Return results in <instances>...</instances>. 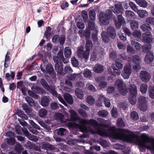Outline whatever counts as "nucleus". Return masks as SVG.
Masks as SVG:
<instances>
[{
	"label": "nucleus",
	"instance_id": "1",
	"mask_svg": "<svg viewBox=\"0 0 154 154\" xmlns=\"http://www.w3.org/2000/svg\"><path fill=\"white\" fill-rule=\"evenodd\" d=\"M69 112L70 113L71 119L74 121L79 120L80 124L79 125L69 122L68 124L69 127L78 128L83 133H87L89 132L92 134L97 133L101 136L109 137L114 139L120 140L124 133L128 131V130L125 129H120L118 131L117 129L114 126L110 127L107 130L103 129L100 126L107 127L108 125L107 122H110L109 121L98 118L97 120L100 122L99 124L94 119L88 120L80 119L77 113L73 109H70Z\"/></svg>",
	"mask_w": 154,
	"mask_h": 154
},
{
	"label": "nucleus",
	"instance_id": "2",
	"mask_svg": "<svg viewBox=\"0 0 154 154\" xmlns=\"http://www.w3.org/2000/svg\"><path fill=\"white\" fill-rule=\"evenodd\" d=\"M123 135L120 140L128 142L136 143L139 145L141 152H145L147 148L150 150L152 154H154V138L150 137L148 134H142L140 139L138 135L128 130V131L124 133Z\"/></svg>",
	"mask_w": 154,
	"mask_h": 154
},
{
	"label": "nucleus",
	"instance_id": "3",
	"mask_svg": "<svg viewBox=\"0 0 154 154\" xmlns=\"http://www.w3.org/2000/svg\"><path fill=\"white\" fill-rule=\"evenodd\" d=\"M143 41L146 43V45L143 46V51L146 52L144 60L146 63H149L152 62L154 59L153 53L150 51L151 48L150 43L152 42V35L151 32H146L142 35Z\"/></svg>",
	"mask_w": 154,
	"mask_h": 154
},
{
	"label": "nucleus",
	"instance_id": "4",
	"mask_svg": "<svg viewBox=\"0 0 154 154\" xmlns=\"http://www.w3.org/2000/svg\"><path fill=\"white\" fill-rule=\"evenodd\" d=\"M115 6V9L113 12L118 16L117 19L115 20V23L117 28H120L122 24L125 22L124 18L122 15L124 9L122 6L120 4H116Z\"/></svg>",
	"mask_w": 154,
	"mask_h": 154
},
{
	"label": "nucleus",
	"instance_id": "5",
	"mask_svg": "<svg viewBox=\"0 0 154 154\" xmlns=\"http://www.w3.org/2000/svg\"><path fill=\"white\" fill-rule=\"evenodd\" d=\"M129 86V90L130 93L128 98L129 101L131 104L134 105L137 102V88L136 86L133 84H130Z\"/></svg>",
	"mask_w": 154,
	"mask_h": 154
},
{
	"label": "nucleus",
	"instance_id": "6",
	"mask_svg": "<svg viewBox=\"0 0 154 154\" xmlns=\"http://www.w3.org/2000/svg\"><path fill=\"white\" fill-rule=\"evenodd\" d=\"M114 17L112 16V12L110 10H107L105 14L101 13L100 14V23L103 25H106L108 24L109 20Z\"/></svg>",
	"mask_w": 154,
	"mask_h": 154
},
{
	"label": "nucleus",
	"instance_id": "7",
	"mask_svg": "<svg viewBox=\"0 0 154 154\" xmlns=\"http://www.w3.org/2000/svg\"><path fill=\"white\" fill-rule=\"evenodd\" d=\"M42 85L45 89L49 91L54 96H56L59 101L65 106L66 105V103L64 100L63 98L59 94H57V92L54 90H51L47 83L45 80L42 81Z\"/></svg>",
	"mask_w": 154,
	"mask_h": 154
},
{
	"label": "nucleus",
	"instance_id": "8",
	"mask_svg": "<svg viewBox=\"0 0 154 154\" xmlns=\"http://www.w3.org/2000/svg\"><path fill=\"white\" fill-rule=\"evenodd\" d=\"M77 55L80 58L84 59L85 60H88L89 56V53L86 50H84V48L82 46L78 47Z\"/></svg>",
	"mask_w": 154,
	"mask_h": 154
},
{
	"label": "nucleus",
	"instance_id": "9",
	"mask_svg": "<svg viewBox=\"0 0 154 154\" xmlns=\"http://www.w3.org/2000/svg\"><path fill=\"white\" fill-rule=\"evenodd\" d=\"M146 100L145 97L141 96L138 99V107L141 110L143 111L147 110V107Z\"/></svg>",
	"mask_w": 154,
	"mask_h": 154
},
{
	"label": "nucleus",
	"instance_id": "10",
	"mask_svg": "<svg viewBox=\"0 0 154 154\" xmlns=\"http://www.w3.org/2000/svg\"><path fill=\"white\" fill-rule=\"evenodd\" d=\"M131 73V66L130 64H128L124 66L122 75L124 79H127L129 78Z\"/></svg>",
	"mask_w": 154,
	"mask_h": 154
},
{
	"label": "nucleus",
	"instance_id": "11",
	"mask_svg": "<svg viewBox=\"0 0 154 154\" xmlns=\"http://www.w3.org/2000/svg\"><path fill=\"white\" fill-rule=\"evenodd\" d=\"M99 143L104 148L107 147L109 146V143L105 140L99 141L93 139H91L89 141V143L91 145H94L95 144Z\"/></svg>",
	"mask_w": 154,
	"mask_h": 154
},
{
	"label": "nucleus",
	"instance_id": "12",
	"mask_svg": "<svg viewBox=\"0 0 154 154\" xmlns=\"http://www.w3.org/2000/svg\"><path fill=\"white\" fill-rule=\"evenodd\" d=\"M140 76L141 80L143 82L149 81L151 78L150 73L146 71H141L140 72Z\"/></svg>",
	"mask_w": 154,
	"mask_h": 154
},
{
	"label": "nucleus",
	"instance_id": "13",
	"mask_svg": "<svg viewBox=\"0 0 154 154\" xmlns=\"http://www.w3.org/2000/svg\"><path fill=\"white\" fill-rule=\"evenodd\" d=\"M132 60L134 63L136 64L133 67V69L136 71L139 70L140 69V66L139 64L140 61V57L137 55L133 56Z\"/></svg>",
	"mask_w": 154,
	"mask_h": 154
},
{
	"label": "nucleus",
	"instance_id": "14",
	"mask_svg": "<svg viewBox=\"0 0 154 154\" xmlns=\"http://www.w3.org/2000/svg\"><path fill=\"white\" fill-rule=\"evenodd\" d=\"M96 82L99 84V87L101 88H105L107 86V83L105 82V78L103 77H100L96 79Z\"/></svg>",
	"mask_w": 154,
	"mask_h": 154
},
{
	"label": "nucleus",
	"instance_id": "15",
	"mask_svg": "<svg viewBox=\"0 0 154 154\" xmlns=\"http://www.w3.org/2000/svg\"><path fill=\"white\" fill-rule=\"evenodd\" d=\"M79 34L81 38L85 37L87 40L90 38V32L89 30L86 29L85 31L81 30L79 31Z\"/></svg>",
	"mask_w": 154,
	"mask_h": 154
},
{
	"label": "nucleus",
	"instance_id": "16",
	"mask_svg": "<svg viewBox=\"0 0 154 154\" xmlns=\"http://www.w3.org/2000/svg\"><path fill=\"white\" fill-rule=\"evenodd\" d=\"M65 100L68 103L72 104L73 103V100L72 96L68 93H65L63 95Z\"/></svg>",
	"mask_w": 154,
	"mask_h": 154
},
{
	"label": "nucleus",
	"instance_id": "17",
	"mask_svg": "<svg viewBox=\"0 0 154 154\" xmlns=\"http://www.w3.org/2000/svg\"><path fill=\"white\" fill-rule=\"evenodd\" d=\"M49 103V100L48 97L46 96H44L42 98L40 103L42 106L46 107L48 106Z\"/></svg>",
	"mask_w": 154,
	"mask_h": 154
},
{
	"label": "nucleus",
	"instance_id": "18",
	"mask_svg": "<svg viewBox=\"0 0 154 154\" xmlns=\"http://www.w3.org/2000/svg\"><path fill=\"white\" fill-rule=\"evenodd\" d=\"M55 70L58 73L61 74L63 71L62 63L61 61L56 63L55 65Z\"/></svg>",
	"mask_w": 154,
	"mask_h": 154
},
{
	"label": "nucleus",
	"instance_id": "19",
	"mask_svg": "<svg viewBox=\"0 0 154 154\" xmlns=\"http://www.w3.org/2000/svg\"><path fill=\"white\" fill-rule=\"evenodd\" d=\"M112 68L113 72H112L111 71L112 69L110 70L109 69H108V70L109 72L112 75L114 76H115L116 75H120L121 73V71L120 70H118L116 69L115 68L114 64H113L112 65Z\"/></svg>",
	"mask_w": 154,
	"mask_h": 154
},
{
	"label": "nucleus",
	"instance_id": "20",
	"mask_svg": "<svg viewBox=\"0 0 154 154\" xmlns=\"http://www.w3.org/2000/svg\"><path fill=\"white\" fill-rule=\"evenodd\" d=\"M106 32L112 38H115L116 36L114 29L112 26H110L107 29Z\"/></svg>",
	"mask_w": 154,
	"mask_h": 154
},
{
	"label": "nucleus",
	"instance_id": "21",
	"mask_svg": "<svg viewBox=\"0 0 154 154\" xmlns=\"http://www.w3.org/2000/svg\"><path fill=\"white\" fill-rule=\"evenodd\" d=\"M103 66L100 64L95 65L93 68L94 71L97 73H101L103 72Z\"/></svg>",
	"mask_w": 154,
	"mask_h": 154
},
{
	"label": "nucleus",
	"instance_id": "22",
	"mask_svg": "<svg viewBox=\"0 0 154 154\" xmlns=\"http://www.w3.org/2000/svg\"><path fill=\"white\" fill-rule=\"evenodd\" d=\"M64 54L65 57L66 58L70 57L72 54L71 48L69 47H65L64 50Z\"/></svg>",
	"mask_w": 154,
	"mask_h": 154
},
{
	"label": "nucleus",
	"instance_id": "23",
	"mask_svg": "<svg viewBox=\"0 0 154 154\" xmlns=\"http://www.w3.org/2000/svg\"><path fill=\"white\" fill-rule=\"evenodd\" d=\"M136 12L141 18H143L145 16L148 15V12L145 10H137Z\"/></svg>",
	"mask_w": 154,
	"mask_h": 154
},
{
	"label": "nucleus",
	"instance_id": "24",
	"mask_svg": "<svg viewBox=\"0 0 154 154\" xmlns=\"http://www.w3.org/2000/svg\"><path fill=\"white\" fill-rule=\"evenodd\" d=\"M126 16L127 18L134 19L136 17L135 14L130 10H126L125 11Z\"/></svg>",
	"mask_w": 154,
	"mask_h": 154
},
{
	"label": "nucleus",
	"instance_id": "25",
	"mask_svg": "<svg viewBox=\"0 0 154 154\" xmlns=\"http://www.w3.org/2000/svg\"><path fill=\"white\" fill-rule=\"evenodd\" d=\"M75 93L77 97L79 99H82L84 97V94L83 91L79 88L75 89Z\"/></svg>",
	"mask_w": 154,
	"mask_h": 154
},
{
	"label": "nucleus",
	"instance_id": "26",
	"mask_svg": "<svg viewBox=\"0 0 154 154\" xmlns=\"http://www.w3.org/2000/svg\"><path fill=\"white\" fill-rule=\"evenodd\" d=\"M82 76L80 74H71L69 77V79L71 80H73L75 79L77 80L81 79Z\"/></svg>",
	"mask_w": 154,
	"mask_h": 154
},
{
	"label": "nucleus",
	"instance_id": "27",
	"mask_svg": "<svg viewBox=\"0 0 154 154\" xmlns=\"http://www.w3.org/2000/svg\"><path fill=\"white\" fill-rule=\"evenodd\" d=\"M93 46L92 43L90 40H87L86 45V50L89 53L90 50L92 49Z\"/></svg>",
	"mask_w": 154,
	"mask_h": 154
},
{
	"label": "nucleus",
	"instance_id": "28",
	"mask_svg": "<svg viewBox=\"0 0 154 154\" xmlns=\"http://www.w3.org/2000/svg\"><path fill=\"white\" fill-rule=\"evenodd\" d=\"M131 28L134 30L137 29L139 27V24L138 22L132 20L130 23Z\"/></svg>",
	"mask_w": 154,
	"mask_h": 154
},
{
	"label": "nucleus",
	"instance_id": "29",
	"mask_svg": "<svg viewBox=\"0 0 154 154\" xmlns=\"http://www.w3.org/2000/svg\"><path fill=\"white\" fill-rule=\"evenodd\" d=\"M123 82L122 80L118 79L116 81L115 86L117 87L118 90L121 89L123 87Z\"/></svg>",
	"mask_w": 154,
	"mask_h": 154
},
{
	"label": "nucleus",
	"instance_id": "30",
	"mask_svg": "<svg viewBox=\"0 0 154 154\" xmlns=\"http://www.w3.org/2000/svg\"><path fill=\"white\" fill-rule=\"evenodd\" d=\"M42 148L47 150H54V146L50 144L45 143L42 145Z\"/></svg>",
	"mask_w": 154,
	"mask_h": 154
},
{
	"label": "nucleus",
	"instance_id": "31",
	"mask_svg": "<svg viewBox=\"0 0 154 154\" xmlns=\"http://www.w3.org/2000/svg\"><path fill=\"white\" fill-rule=\"evenodd\" d=\"M131 44L137 50H140L142 47L141 45L139 43L136 42L135 40H132Z\"/></svg>",
	"mask_w": 154,
	"mask_h": 154
},
{
	"label": "nucleus",
	"instance_id": "32",
	"mask_svg": "<svg viewBox=\"0 0 154 154\" xmlns=\"http://www.w3.org/2000/svg\"><path fill=\"white\" fill-rule=\"evenodd\" d=\"M26 136L28 137V138L30 140L34 141H36L38 140V138L37 137L33 135L30 134L29 132L26 131Z\"/></svg>",
	"mask_w": 154,
	"mask_h": 154
},
{
	"label": "nucleus",
	"instance_id": "33",
	"mask_svg": "<svg viewBox=\"0 0 154 154\" xmlns=\"http://www.w3.org/2000/svg\"><path fill=\"white\" fill-rule=\"evenodd\" d=\"M56 131L57 132V133L58 135L61 136H63L66 134L67 132L66 130L63 128L57 129Z\"/></svg>",
	"mask_w": 154,
	"mask_h": 154
},
{
	"label": "nucleus",
	"instance_id": "34",
	"mask_svg": "<svg viewBox=\"0 0 154 154\" xmlns=\"http://www.w3.org/2000/svg\"><path fill=\"white\" fill-rule=\"evenodd\" d=\"M84 77L87 78L91 79L92 78V74L91 72L89 69H86L83 73Z\"/></svg>",
	"mask_w": 154,
	"mask_h": 154
},
{
	"label": "nucleus",
	"instance_id": "35",
	"mask_svg": "<svg viewBox=\"0 0 154 154\" xmlns=\"http://www.w3.org/2000/svg\"><path fill=\"white\" fill-rule=\"evenodd\" d=\"M79 142L83 143L84 141L82 140L73 139L70 140L68 141L67 143L69 145L75 144V143Z\"/></svg>",
	"mask_w": 154,
	"mask_h": 154
},
{
	"label": "nucleus",
	"instance_id": "36",
	"mask_svg": "<svg viewBox=\"0 0 154 154\" xmlns=\"http://www.w3.org/2000/svg\"><path fill=\"white\" fill-rule=\"evenodd\" d=\"M140 89L142 94L146 93L147 90V85L146 84H142L140 86Z\"/></svg>",
	"mask_w": 154,
	"mask_h": 154
},
{
	"label": "nucleus",
	"instance_id": "37",
	"mask_svg": "<svg viewBox=\"0 0 154 154\" xmlns=\"http://www.w3.org/2000/svg\"><path fill=\"white\" fill-rule=\"evenodd\" d=\"M140 29L143 31H146L149 30V29L151 30V28L149 24L146 25L145 24H142L140 26Z\"/></svg>",
	"mask_w": 154,
	"mask_h": 154
},
{
	"label": "nucleus",
	"instance_id": "38",
	"mask_svg": "<svg viewBox=\"0 0 154 154\" xmlns=\"http://www.w3.org/2000/svg\"><path fill=\"white\" fill-rule=\"evenodd\" d=\"M51 28L50 27H47L46 29L45 34L46 38L49 39L51 35Z\"/></svg>",
	"mask_w": 154,
	"mask_h": 154
},
{
	"label": "nucleus",
	"instance_id": "39",
	"mask_svg": "<svg viewBox=\"0 0 154 154\" xmlns=\"http://www.w3.org/2000/svg\"><path fill=\"white\" fill-rule=\"evenodd\" d=\"M15 76V74L13 72H11L10 74L9 73H7L5 76V78L7 81H9L10 79V77H11L12 79H13Z\"/></svg>",
	"mask_w": 154,
	"mask_h": 154
},
{
	"label": "nucleus",
	"instance_id": "40",
	"mask_svg": "<svg viewBox=\"0 0 154 154\" xmlns=\"http://www.w3.org/2000/svg\"><path fill=\"white\" fill-rule=\"evenodd\" d=\"M108 112L105 110H102L99 111L98 112V115L101 117H105L107 116Z\"/></svg>",
	"mask_w": 154,
	"mask_h": 154
},
{
	"label": "nucleus",
	"instance_id": "41",
	"mask_svg": "<svg viewBox=\"0 0 154 154\" xmlns=\"http://www.w3.org/2000/svg\"><path fill=\"white\" fill-rule=\"evenodd\" d=\"M106 32H103L102 33V38L103 41L105 43H108L109 41V38L106 35Z\"/></svg>",
	"mask_w": 154,
	"mask_h": 154
},
{
	"label": "nucleus",
	"instance_id": "42",
	"mask_svg": "<svg viewBox=\"0 0 154 154\" xmlns=\"http://www.w3.org/2000/svg\"><path fill=\"white\" fill-rule=\"evenodd\" d=\"M47 112L46 109L42 108L39 111V116L42 117H44L46 116Z\"/></svg>",
	"mask_w": 154,
	"mask_h": 154
},
{
	"label": "nucleus",
	"instance_id": "43",
	"mask_svg": "<svg viewBox=\"0 0 154 154\" xmlns=\"http://www.w3.org/2000/svg\"><path fill=\"white\" fill-rule=\"evenodd\" d=\"M46 68L47 72L49 74H51L54 71V69L51 64H48L46 66Z\"/></svg>",
	"mask_w": 154,
	"mask_h": 154
},
{
	"label": "nucleus",
	"instance_id": "44",
	"mask_svg": "<svg viewBox=\"0 0 154 154\" xmlns=\"http://www.w3.org/2000/svg\"><path fill=\"white\" fill-rule=\"evenodd\" d=\"M129 5L132 10L135 12L137 11V10H138L137 7L133 2H130L129 3Z\"/></svg>",
	"mask_w": 154,
	"mask_h": 154
},
{
	"label": "nucleus",
	"instance_id": "45",
	"mask_svg": "<svg viewBox=\"0 0 154 154\" xmlns=\"http://www.w3.org/2000/svg\"><path fill=\"white\" fill-rule=\"evenodd\" d=\"M87 102L90 105H92L95 102L94 99L91 96H88L87 98Z\"/></svg>",
	"mask_w": 154,
	"mask_h": 154
},
{
	"label": "nucleus",
	"instance_id": "46",
	"mask_svg": "<svg viewBox=\"0 0 154 154\" xmlns=\"http://www.w3.org/2000/svg\"><path fill=\"white\" fill-rule=\"evenodd\" d=\"M111 114L112 117L116 118L118 116L117 109L116 107H113L111 111Z\"/></svg>",
	"mask_w": 154,
	"mask_h": 154
},
{
	"label": "nucleus",
	"instance_id": "47",
	"mask_svg": "<svg viewBox=\"0 0 154 154\" xmlns=\"http://www.w3.org/2000/svg\"><path fill=\"white\" fill-rule=\"evenodd\" d=\"M146 23L154 25V18L152 17H147L146 20Z\"/></svg>",
	"mask_w": 154,
	"mask_h": 154
},
{
	"label": "nucleus",
	"instance_id": "48",
	"mask_svg": "<svg viewBox=\"0 0 154 154\" xmlns=\"http://www.w3.org/2000/svg\"><path fill=\"white\" fill-rule=\"evenodd\" d=\"M96 13L94 10L90 11L89 12V16L90 18L94 20L95 19Z\"/></svg>",
	"mask_w": 154,
	"mask_h": 154
},
{
	"label": "nucleus",
	"instance_id": "49",
	"mask_svg": "<svg viewBox=\"0 0 154 154\" xmlns=\"http://www.w3.org/2000/svg\"><path fill=\"white\" fill-rule=\"evenodd\" d=\"M71 62L73 65L75 67H77L79 65V62L78 60L74 57L72 58Z\"/></svg>",
	"mask_w": 154,
	"mask_h": 154
},
{
	"label": "nucleus",
	"instance_id": "50",
	"mask_svg": "<svg viewBox=\"0 0 154 154\" xmlns=\"http://www.w3.org/2000/svg\"><path fill=\"white\" fill-rule=\"evenodd\" d=\"M117 123L118 126L120 127H124L125 126L123 120L121 118H119L118 119Z\"/></svg>",
	"mask_w": 154,
	"mask_h": 154
},
{
	"label": "nucleus",
	"instance_id": "51",
	"mask_svg": "<svg viewBox=\"0 0 154 154\" xmlns=\"http://www.w3.org/2000/svg\"><path fill=\"white\" fill-rule=\"evenodd\" d=\"M138 4L141 7L146 8L147 6V2L145 0H140Z\"/></svg>",
	"mask_w": 154,
	"mask_h": 154
},
{
	"label": "nucleus",
	"instance_id": "52",
	"mask_svg": "<svg viewBox=\"0 0 154 154\" xmlns=\"http://www.w3.org/2000/svg\"><path fill=\"white\" fill-rule=\"evenodd\" d=\"M127 50L128 52L132 54H135V51L129 45L128 46Z\"/></svg>",
	"mask_w": 154,
	"mask_h": 154
},
{
	"label": "nucleus",
	"instance_id": "53",
	"mask_svg": "<svg viewBox=\"0 0 154 154\" xmlns=\"http://www.w3.org/2000/svg\"><path fill=\"white\" fill-rule=\"evenodd\" d=\"M131 117L133 119L137 120L139 118L137 112L134 111L131 113Z\"/></svg>",
	"mask_w": 154,
	"mask_h": 154
},
{
	"label": "nucleus",
	"instance_id": "54",
	"mask_svg": "<svg viewBox=\"0 0 154 154\" xmlns=\"http://www.w3.org/2000/svg\"><path fill=\"white\" fill-rule=\"evenodd\" d=\"M25 100L30 106H32L34 105L33 100L31 98L27 97L25 98Z\"/></svg>",
	"mask_w": 154,
	"mask_h": 154
},
{
	"label": "nucleus",
	"instance_id": "55",
	"mask_svg": "<svg viewBox=\"0 0 154 154\" xmlns=\"http://www.w3.org/2000/svg\"><path fill=\"white\" fill-rule=\"evenodd\" d=\"M82 15L83 18L84 22H86L87 21L88 17V15L87 12L85 11H83L82 13Z\"/></svg>",
	"mask_w": 154,
	"mask_h": 154
},
{
	"label": "nucleus",
	"instance_id": "56",
	"mask_svg": "<svg viewBox=\"0 0 154 154\" xmlns=\"http://www.w3.org/2000/svg\"><path fill=\"white\" fill-rule=\"evenodd\" d=\"M79 114L84 118H87L88 115L86 112L82 109H79L78 111Z\"/></svg>",
	"mask_w": 154,
	"mask_h": 154
},
{
	"label": "nucleus",
	"instance_id": "57",
	"mask_svg": "<svg viewBox=\"0 0 154 154\" xmlns=\"http://www.w3.org/2000/svg\"><path fill=\"white\" fill-rule=\"evenodd\" d=\"M97 51L95 49L93 51L91 58V60L95 61L97 59Z\"/></svg>",
	"mask_w": 154,
	"mask_h": 154
},
{
	"label": "nucleus",
	"instance_id": "58",
	"mask_svg": "<svg viewBox=\"0 0 154 154\" xmlns=\"http://www.w3.org/2000/svg\"><path fill=\"white\" fill-rule=\"evenodd\" d=\"M133 35L135 37L139 38L141 36V33L139 31L137 30L133 32Z\"/></svg>",
	"mask_w": 154,
	"mask_h": 154
},
{
	"label": "nucleus",
	"instance_id": "59",
	"mask_svg": "<svg viewBox=\"0 0 154 154\" xmlns=\"http://www.w3.org/2000/svg\"><path fill=\"white\" fill-rule=\"evenodd\" d=\"M60 40V37L58 35H54L52 38V42L54 43L58 42Z\"/></svg>",
	"mask_w": 154,
	"mask_h": 154
},
{
	"label": "nucleus",
	"instance_id": "60",
	"mask_svg": "<svg viewBox=\"0 0 154 154\" xmlns=\"http://www.w3.org/2000/svg\"><path fill=\"white\" fill-rule=\"evenodd\" d=\"M118 90L120 93L123 95H126L128 93V90L127 89L123 88V87L122 88L119 89Z\"/></svg>",
	"mask_w": 154,
	"mask_h": 154
},
{
	"label": "nucleus",
	"instance_id": "61",
	"mask_svg": "<svg viewBox=\"0 0 154 154\" xmlns=\"http://www.w3.org/2000/svg\"><path fill=\"white\" fill-rule=\"evenodd\" d=\"M123 31L127 35L129 36H130L131 35V33L130 32V29L128 28L124 27L123 28Z\"/></svg>",
	"mask_w": 154,
	"mask_h": 154
},
{
	"label": "nucleus",
	"instance_id": "62",
	"mask_svg": "<svg viewBox=\"0 0 154 154\" xmlns=\"http://www.w3.org/2000/svg\"><path fill=\"white\" fill-rule=\"evenodd\" d=\"M57 119L60 120L62 122H64L61 120L63 117V116L60 113H57L55 115Z\"/></svg>",
	"mask_w": 154,
	"mask_h": 154
},
{
	"label": "nucleus",
	"instance_id": "63",
	"mask_svg": "<svg viewBox=\"0 0 154 154\" xmlns=\"http://www.w3.org/2000/svg\"><path fill=\"white\" fill-rule=\"evenodd\" d=\"M7 142L8 144L13 145L15 143V140L14 138L11 137L10 139H8Z\"/></svg>",
	"mask_w": 154,
	"mask_h": 154
},
{
	"label": "nucleus",
	"instance_id": "64",
	"mask_svg": "<svg viewBox=\"0 0 154 154\" xmlns=\"http://www.w3.org/2000/svg\"><path fill=\"white\" fill-rule=\"evenodd\" d=\"M113 148L117 149H121L124 148V146L121 144H116L113 145Z\"/></svg>",
	"mask_w": 154,
	"mask_h": 154
}]
</instances>
